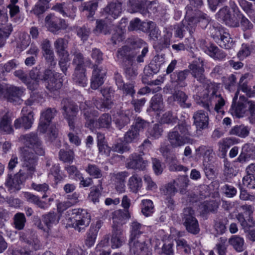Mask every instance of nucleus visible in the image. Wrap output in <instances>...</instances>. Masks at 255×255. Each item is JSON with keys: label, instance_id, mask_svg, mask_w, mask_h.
I'll return each instance as SVG.
<instances>
[{"label": "nucleus", "instance_id": "nucleus-1", "mask_svg": "<svg viewBox=\"0 0 255 255\" xmlns=\"http://www.w3.org/2000/svg\"><path fill=\"white\" fill-rule=\"evenodd\" d=\"M19 140L24 145L20 148V159L21 162V169L16 173L12 179L11 176L8 175L6 184L11 189L17 191L20 189V185L27 179L32 178L36 171L37 164V155L45 154V148L42 141L35 132H30L22 134Z\"/></svg>", "mask_w": 255, "mask_h": 255}, {"label": "nucleus", "instance_id": "nucleus-2", "mask_svg": "<svg viewBox=\"0 0 255 255\" xmlns=\"http://www.w3.org/2000/svg\"><path fill=\"white\" fill-rule=\"evenodd\" d=\"M144 41L138 37H130L126 41V44L118 49L116 57L123 64L136 61L140 64L148 51V48Z\"/></svg>", "mask_w": 255, "mask_h": 255}, {"label": "nucleus", "instance_id": "nucleus-3", "mask_svg": "<svg viewBox=\"0 0 255 255\" xmlns=\"http://www.w3.org/2000/svg\"><path fill=\"white\" fill-rule=\"evenodd\" d=\"M219 87L215 83L210 84L206 88V92L201 100L202 106L210 112L214 108L218 113L224 114L222 110L225 101L218 91Z\"/></svg>", "mask_w": 255, "mask_h": 255}, {"label": "nucleus", "instance_id": "nucleus-4", "mask_svg": "<svg viewBox=\"0 0 255 255\" xmlns=\"http://www.w3.org/2000/svg\"><path fill=\"white\" fill-rule=\"evenodd\" d=\"M190 126L185 122H182L176 126L167 133V138L170 146L177 148L187 143H192L193 139L190 137L191 133Z\"/></svg>", "mask_w": 255, "mask_h": 255}, {"label": "nucleus", "instance_id": "nucleus-5", "mask_svg": "<svg viewBox=\"0 0 255 255\" xmlns=\"http://www.w3.org/2000/svg\"><path fill=\"white\" fill-rule=\"evenodd\" d=\"M90 220V215L86 211L74 209L71 211V217L68 219L67 225L80 232L89 226Z\"/></svg>", "mask_w": 255, "mask_h": 255}, {"label": "nucleus", "instance_id": "nucleus-6", "mask_svg": "<svg viewBox=\"0 0 255 255\" xmlns=\"http://www.w3.org/2000/svg\"><path fill=\"white\" fill-rule=\"evenodd\" d=\"M62 114L67 121L69 128L74 130L75 128L76 117L79 112L78 105L69 99H63L60 104Z\"/></svg>", "mask_w": 255, "mask_h": 255}, {"label": "nucleus", "instance_id": "nucleus-7", "mask_svg": "<svg viewBox=\"0 0 255 255\" xmlns=\"http://www.w3.org/2000/svg\"><path fill=\"white\" fill-rule=\"evenodd\" d=\"M181 221L189 233L196 235L199 233L198 222L195 217L194 211L190 207L184 209L181 214Z\"/></svg>", "mask_w": 255, "mask_h": 255}, {"label": "nucleus", "instance_id": "nucleus-8", "mask_svg": "<svg viewBox=\"0 0 255 255\" xmlns=\"http://www.w3.org/2000/svg\"><path fill=\"white\" fill-rule=\"evenodd\" d=\"M215 34L212 37L219 45L225 49H229L233 46V41L228 30L221 26L213 27Z\"/></svg>", "mask_w": 255, "mask_h": 255}, {"label": "nucleus", "instance_id": "nucleus-9", "mask_svg": "<svg viewBox=\"0 0 255 255\" xmlns=\"http://www.w3.org/2000/svg\"><path fill=\"white\" fill-rule=\"evenodd\" d=\"M22 116L16 119L14 122L15 129L23 128L28 130L31 128L34 122V114L27 106L23 107L21 110Z\"/></svg>", "mask_w": 255, "mask_h": 255}, {"label": "nucleus", "instance_id": "nucleus-10", "mask_svg": "<svg viewBox=\"0 0 255 255\" xmlns=\"http://www.w3.org/2000/svg\"><path fill=\"white\" fill-rule=\"evenodd\" d=\"M25 91L23 87L7 85L5 99L14 105H21L23 102L22 97L25 94Z\"/></svg>", "mask_w": 255, "mask_h": 255}, {"label": "nucleus", "instance_id": "nucleus-11", "mask_svg": "<svg viewBox=\"0 0 255 255\" xmlns=\"http://www.w3.org/2000/svg\"><path fill=\"white\" fill-rule=\"evenodd\" d=\"M130 252L133 255H152L146 244L145 236L134 240H129Z\"/></svg>", "mask_w": 255, "mask_h": 255}, {"label": "nucleus", "instance_id": "nucleus-12", "mask_svg": "<svg viewBox=\"0 0 255 255\" xmlns=\"http://www.w3.org/2000/svg\"><path fill=\"white\" fill-rule=\"evenodd\" d=\"M189 71L192 77L206 88L210 84H213L209 81L204 74V69L202 62L200 64L193 62L188 66Z\"/></svg>", "mask_w": 255, "mask_h": 255}, {"label": "nucleus", "instance_id": "nucleus-13", "mask_svg": "<svg viewBox=\"0 0 255 255\" xmlns=\"http://www.w3.org/2000/svg\"><path fill=\"white\" fill-rule=\"evenodd\" d=\"M237 97L238 95L236 94L235 96L233 98L230 112L233 116L240 118L243 117L248 110V104L247 103L249 101L247 100L244 97H240L239 101L236 103Z\"/></svg>", "mask_w": 255, "mask_h": 255}, {"label": "nucleus", "instance_id": "nucleus-14", "mask_svg": "<svg viewBox=\"0 0 255 255\" xmlns=\"http://www.w3.org/2000/svg\"><path fill=\"white\" fill-rule=\"evenodd\" d=\"M219 21H223L225 24L230 27H238L240 25L239 20L235 15H232L231 11L228 6L220 9L216 14Z\"/></svg>", "mask_w": 255, "mask_h": 255}, {"label": "nucleus", "instance_id": "nucleus-15", "mask_svg": "<svg viewBox=\"0 0 255 255\" xmlns=\"http://www.w3.org/2000/svg\"><path fill=\"white\" fill-rule=\"evenodd\" d=\"M8 19L6 10L0 9V47H2L12 31L11 25H4Z\"/></svg>", "mask_w": 255, "mask_h": 255}, {"label": "nucleus", "instance_id": "nucleus-16", "mask_svg": "<svg viewBox=\"0 0 255 255\" xmlns=\"http://www.w3.org/2000/svg\"><path fill=\"white\" fill-rule=\"evenodd\" d=\"M126 164L128 169L144 170L147 165V161L140 154L134 153L130 154L127 159Z\"/></svg>", "mask_w": 255, "mask_h": 255}, {"label": "nucleus", "instance_id": "nucleus-17", "mask_svg": "<svg viewBox=\"0 0 255 255\" xmlns=\"http://www.w3.org/2000/svg\"><path fill=\"white\" fill-rule=\"evenodd\" d=\"M94 70L91 78V87L96 90L104 83V78L106 74V70L103 67L93 66Z\"/></svg>", "mask_w": 255, "mask_h": 255}, {"label": "nucleus", "instance_id": "nucleus-18", "mask_svg": "<svg viewBox=\"0 0 255 255\" xmlns=\"http://www.w3.org/2000/svg\"><path fill=\"white\" fill-rule=\"evenodd\" d=\"M190 74L189 70H178L170 75V81L178 87H185L187 86L185 81Z\"/></svg>", "mask_w": 255, "mask_h": 255}, {"label": "nucleus", "instance_id": "nucleus-19", "mask_svg": "<svg viewBox=\"0 0 255 255\" xmlns=\"http://www.w3.org/2000/svg\"><path fill=\"white\" fill-rule=\"evenodd\" d=\"M53 8L60 12L63 16L69 17L71 19H74L76 16L77 7L71 3H57Z\"/></svg>", "mask_w": 255, "mask_h": 255}, {"label": "nucleus", "instance_id": "nucleus-20", "mask_svg": "<svg viewBox=\"0 0 255 255\" xmlns=\"http://www.w3.org/2000/svg\"><path fill=\"white\" fill-rule=\"evenodd\" d=\"M193 119L197 130L201 131L208 127L209 123L208 115L203 111L199 110L195 112L193 115Z\"/></svg>", "mask_w": 255, "mask_h": 255}, {"label": "nucleus", "instance_id": "nucleus-21", "mask_svg": "<svg viewBox=\"0 0 255 255\" xmlns=\"http://www.w3.org/2000/svg\"><path fill=\"white\" fill-rule=\"evenodd\" d=\"M164 58L162 55H157L149 63L147 68L144 69V73L148 76L152 74H156L159 72L161 66L164 63Z\"/></svg>", "mask_w": 255, "mask_h": 255}, {"label": "nucleus", "instance_id": "nucleus-22", "mask_svg": "<svg viewBox=\"0 0 255 255\" xmlns=\"http://www.w3.org/2000/svg\"><path fill=\"white\" fill-rule=\"evenodd\" d=\"M71 54L74 56L72 63L75 65V69L85 68L86 66H89L91 64L90 60H85L83 55L79 50L73 49L71 51Z\"/></svg>", "mask_w": 255, "mask_h": 255}, {"label": "nucleus", "instance_id": "nucleus-23", "mask_svg": "<svg viewBox=\"0 0 255 255\" xmlns=\"http://www.w3.org/2000/svg\"><path fill=\"white\" fill-rule=\"evenodd\" d=\"M122 3L119 1H112L104 8V12L114 19L118 18L122 13Z\"/></svg>", "mask_w": 255, "mask_h": 255}, {"label": "nucleus", "instance_id": "nucleus-24", "mask_svg": "<svg viewBox=\"0 0 255 255\" xmlns=\"http://www.w3.org/2000/svg\"><path fill=\"white\" fill-rule=\"evenodd\" d=\"M131 113L132 111L129 110H122L118 112V117L115 120V124L119 129H122L129 123Z\"/></svg>", "mask_w": 255, "mask_h": 255}, {"label": "nucleus", "instance_id": "nucleus-25", "mask_svg": "<svg viewBox=\"0 0 255 255\" xmlns=\"http://www.w3.org/2000/svg\"><path fill=\"white\" fill-rule=\"evenodd\" d=\"M11 117L8 113L4 114L0 120V132L4 134H13V128L11 126Z\"/></svg>", "mask_w": 255, "mask_h": 255}, {"label": "nucleus", "instance_id": "nucleus-26", "mask_svg": "<svg viewBox=\"0 0 255 255\" xmlns=\"http://www.w3.org/2000/svg\"><path fill=\"white\" fill-rule=\"evenodd\" d=\"M125 242V238L123 235L121 228L117 226L113 225L112 235L111 237V244L113 249L120 248Z\"/></svg>", "mask_w": 255, "mask_h": 255}, {"label": "nucleus", "instance_id": "nucleus-27", "mask_svg": "<svg viewBox=\"0 0 255 255\" xmlns=\"http://www.w3.org/2000/svg\"><path fill=\"white\" fill-rule=\"evenodd\" d=\"M57 113L55 108H47L41 114L39 125L43 130L46 129Z\"/></svg>", "mask_w": 255, "mask_h": 255}, {"label": "nucleus", "instance_id": "nucleus-28", "mask_svg": "<svg viewBox=\"0 0 255 255\" xmlns=\"http://www.w3.org/2000/svg\"><path fill=\"white\" fill-rule=\"evenodd\" d=\"M130 218V214L128 210H118L114 211L112 214V219L113 220V225L117 226L118 228H121L120 226L125 224V221Z\"/></svg>", "mask_w": 255, "mask_h": 255}, {"label": "nucleus", "instance_id": "nucleus-29", "mask_svg": "<svg viewBox=\"0 0 255 255\" xmlns=\"http://www.w3.org/2000/svg\"><path fill=\"white\" fill-rule=\"evenodd\" d=\"M236 218L245 233H247L250 228L255 226V221L251 216L245 218L243 213H239L236 215Z\"/></svg>", "mask_w": 255, "mask_h": 255}, {"label": "nucleus", "instance_id": "nucleus-30", "mask_svg": "<svg viewBox=\"0 0 255 255\" xmlns=\"http://www.w3.org/2000/svg\"><path fill=\"white\" fill-rule=\"evenodd\" d=\"M128 186L131 192L137 193L142 187L141 177L137 174H133L128 179Z\"/></svg>", "mask_w": 255, "mask_h": 255}, {"label": "nucleus", "instance_id": "nucleus-31", "mask_svg": "<svg viewBox=\"0 0 255 255\" xmlns=\"http://www.w3.org/2000/svg\"><path fill=\"white\" fill-rule=\"evenodd\" d=\"M173 99L182 108H189L191 106V104L188 101V96L183 91H175L173 94Z\"/></svg>", "mask_w": 255, "mask_h": 255}, {"label": "nucleus", "instance_id": "nucleus-32", "mask_svg": "<svg viewBox=\"0 0 255 255\" xmlns=\"http://www.w3.org/2000/svg\"><path fill=\"white\" fill-rule=\"evenodd\" d=\"M206 47L207 49L205 50V52L214 59L222 60L227 55L223 50L220 49L213 44L209 43L208 45L206 46Z\"/></svg>", "mask_w": 255, "mask_h": 255}, {"label": "nucleus", "instance_id": "nucleus-33", "mask_svg": "<svg viewBox=\"0 0 255 255\" xmlns=\"http://www.w3.org/2000/svg\"><path fill=\"white\" fill-rule=\"evenodd\" d=\"M144 226L136 221H133L130 225V237L129 240L141 238L143 236Z\"/></svg>", "mask_w": 255, "mask_h": 255}, {"label": "nucleus", "instance_id": "nucleus-34", "mask_svg": "<svg viewBox=\"0 0 255 255\" xmlns=\"http://www.w3.org/2000/svg\"><path fill=\"white\" fill-rule=\"evenodd\" d=\"M250 128L244 125L241 124L233 127L230 130L231 135H234L241 138L247 137L250 133Z\"/></svg>", "mask_w": 255, "mask_h": 255}, {"label": "nucleus", "instance_id": "nucleus-35", "mask_svg": "<svg viewBox=\"0 0 255 255\" xmlns=\"http://www.w3.org/2000/svg\"><path fill=\"white\" fill-rule=\"evenodd\" d=\"M172 37V31L170 29L165 28L163 31V35L158 43V48L160 50L169 47Z\"/></svg>", "mask_w": 255, "mask_h": 255}, {"label": "nucleus", "instance_id": "nucleus-36", "mask_svg": "<svg viewBox=\"0 0 255 255\" xmlns=\"http://www.w3.org/2000/svg\"><path fill=\"white\" fill-rule=\"evenodd\" d=\"M129 173L127 171L118 172L115 174V183L116 184L117 191L122 192L125 187L126 179L128 176Z\"/></svg>", "mask_w": 255, "mask_h": 255}, {"label": "nucleus", "instance_id": "nucleus-37", "mask_svg": "<svg viewBox=\"0 0 255 255\" xmlns=\"http://www.w3.org/2000/svg\"><path fill=\"white\" fill-rule=\"evenodd\" d=\"M42 221L47 228H50L59 222V217L56 213L50 212L42 216Z\"/></svg>", "mask_w": 255, "mask_h": 255}, {"label": "nucleus", "instance_id": "nucleus-38", "mask_svg": "<svg viewBox=\"0 0 255 255\" xmlns=\"http://www.w3.org/2000/svg\"><path fill=\"white\" fill-rule=\"evenodd\" d=\"M45 23L49 30L56 33L60 30V27L58 24V18L54 15L50 14L45 17Z\"/></svg>", "mask_w": 255, "mask_h": 255}, {"label": "nucleus", "instance_id": "nucleus-39", "mask_svg": "<svg viewBox=\"0 0 255 255\" xmlns=\"http://www.w3.org/2000/svg\"><path fill=\"white\" fill-rule=\"evenodd\" d=\"M86 69H75L73 80L78 85L81 87H85L87 85V79L85 75Z\"/></svg>", "mask_w": 255, "mask_h": 255}, {"label": "nucleus", "instance_id": "nucleus-40", "mask_svg": "<svg viewBox=\"0 0 255 255\" xmlns=\"http://www.w3.org/2000/svg\"><path fill=\"white\" fill-rule=\"evenodd\" d=\"M112 123V118L109 114H103L95 122L94 128H106L110 127Z\"/></svg>", "mask_w": 255, "mask_h": 255}, {"label": "nucleus", "instance_id": "nucleus-41", "mask_svg": "<svg viewBox=\"0 0 255 255\" xmlns=\"http://www.w3.org/2000/svg\"><path fill=\"white\" fill-rule=\"evenodd\" d=\"M82 114L86 120L85 127L90 129L94 128L95 122L94 118L98 116V112L92 109H90L88 111Z\"/></svg>", "mask_w": 255, "mask_h": 255}, {"label": "nucleus", "instance_id": "nucleus-42", "mask_svg": "<svg viewBox=\"0 0 255 255\" xmlns=\"http://www.w3.org/2000/svg\"><path fill=\"white\" fill-rule=\"evenodd\" d=\"M68 41L63 38H58L54 42V46L57 55L69 53L67 50Z\"/></svg>", "mask_w": 255, "mask_h": 255}, {"label": "nucleus", "instance_id": "nucleus-43", "mask_svg": "<svg viewBox=\"0 0 255 255\" xmlns=\"http://www.w3.org/2000/svg\"><path fill=\"white\" fill-rule=\"evenodd\" d=\"M136 62V61H133L123 64L125 73L129 79H134L138 74Z\"/></svg>", "mask_w": 255, "mask_h": 255}, {"label": "nucleus", "instance_id": "nucleus-44", "mask_svg": "<svg viewBox=\"0 0 255 255\" xmlns=\"http://www.w3.org/2000/svg\"><path fill=\"white\" fill-rule=\"evenodd\" d=\"M229 243L237 252H241L244 250V240L239 236H232L229 239Z\"/></svg>", "mask_w": 255, "mask_h": 255}, {"label": "nucleus", "instance_id": "nucleus-45", "mask_svg": "<svg viewBox=\"0 0 255 255\" xmlns=\"http://www.w3.org/2000/svg\"><path fill=\"white\" fill-rule=\"evenodd\" d=\"M150 108L154 111H159L164 108L162 96L160 94H157L151 99Z\"/></svg>", "mask_w": 255, "mask_h": 255}, {"label": "nucleus", "instance_id": "nucleus-46", "mask_svg": "<svg viewBox=\"0 0 255 255\" xmlns=\"http://www.w3.org/2000/svg\"><path fill=\"white\" fill-rule=\"evenodd\" d=\"M24 197L28 202L36 205L41 209H45L47 207L46 202L42 201L37 196L31 193L25 192L24 194Z\"/></svg>", "mask_w": 255, "mask_h": 255}, {"label": "nucleus", "instance_id": "nucleus-47", "mask_svg": "<svg viewBox=\"0 0 255 255\" xmlns=\"http://www.w3.org/2000/svg\"><path fill=\"white\" fill-rule=\"evenodd\" d=\"M110 27L105 19H97L96 25L94 30L95 33H103L105 35L110 33Z\"/></svg>", "mask_w": 255, "mask_h": 255}, {"label": "nucleus", "instance_id": "nucleus-48", "mask_svg": "<svg viewBox=\"0 0 255 255\" xmlns=\"http://www.w3.org/2000/svg\"><path fill=\"white\" fill-rule=\"evenodd\" d=\"M24 242L27 244V247L29 251H37L41 249L42 245L36 236H32L25 239Z\"/></svg>", "mask_w": 255, "mask_h": 255}, {"label": "nucleus", "instance_id": "nucleus-49", "mask_svg": "<svg viewBox=\"0 0 255 255\" xmlns=\"http://www.w3.org/2000/svg\"><path fill=\"white\" fill-rule=\"evenodd\" d=\"M149 123L139 117H135L134 122L131 126L132 129H136V131H142L145 128L148 127Z\"/></svg>", "mask_w": 255, "mask_h": 255}, {"label": "nucleus", "instance_id": "nucleus-50", "mask_svg": "<svg viewBox=\"0 0 255 255\" xmlns=\"http://www.w3.org/2000/svg\"><path fill=\"white\" fill-rule=\"evenodd\" d=\"M253 78V75L249 73H245L242 75L240 78V81L238 83V91L236 93L237 95L240 90L242 91H247L248 86V82Z\"/></svg>", "mask_w": 255, "mask_h": 255}, {"label": "nucleus", "instance_id": "nucleus-51", "mask_svg": "<svg viewBox=\"0 0 255 255\" xmlns=\"http://www.w3.org/2000/svg\"><path fill=\"white\" fill-rule=\"evenodd\" d=\"M74 152L72 150H65L61 149L59 152V159L65 163H72L74 159Z\"/></svg>", "mask_w": 255, "mask_h": 255}, {"label": "nucleus", "instance_id": "nucleus-52", "mask_svg": "<svg viewBox=\"0 0 255 255\" xmlns=\"http://www.w3.org/2000/svg\"><path fill=\"white\" fill-rule=\"evenodd\" d=\"M139 133L136 131V129L130 128L125 133L124 137V140L127 143L136 142L139 139Z\"/></svg>", "mask_w": 255, "mask_h": 255}, {"label": "nucleus", "instance_id": "nucleus-53", "mask_svg": "<svg viewBox=\"0 0 255 255\" xmlns=\"http://www.w3.org/2000/svg\"><path fill=\"white\" fill-rule=\"evenodd\" d=\"M85 170L90 176L94 178L99 179L103 176L102 170L97 165L89 164Z\"/></svg>", "mask_w": 255, "mask_h": 255}, {"label": "nucleus", "instance_id": "nucleus-54", "mask_svg": "<svg viewBox=\"0 0 255 255\" xmlns=\"http://www.w3.org/2000/svg\"><path fill=\"white\" fill-rule=\"evenodd\" d=\"M98 2L97 1H91L84 3L82 4V11H88L89 14L87 15L88 18H92L94 15L95 11L98 7Z\"/></svg>", "mask_w": 255, "mask_h": 255}, {"label": "nucleus", "instance_id": "nucleus-55", "mask_svg": "<svg viewBox=\"0 0 255 255\" xmlns=\"http://www.w3.org/2000/svg\"><path fill=\"white\" fill-rule=\"evenodd\" d=\"M255 50L254 46L249 44H243L240 50L238 53V56L240 59L249 56Z\"/></svg>", "mask_w": 255, "mask_h": 255}, {"label": "nucleus", "instance_id": "nucleus-56", "mask_svg": "<svg viewBox=\"0 0 255 255\" xmlns=\"http://www.w3.org/2000/svg\"><path fill=\"white\" fill-rule=\"evenodd\" d=\"M59 58L58 65L61 71L66 75V72L69 67V62L70 61L69 53L57 55Z\"/></svg>", "mask_w": 255, "mask_h": 255}, {"label": "nucleus", "instance_id": "nucleus-57", "mask_svg": "<svg viewBox=\"0 0 255 255\" xmlns=\"http://www.w3.org/2000/svg\"><path fill=\"white\" fill-rule=\"evenodd\" d=\"M161 193L165 197H173L174 196L177 190L175 185L172 182L166 184L160 189Z\"/></svg>", "mask_w": 255, "mask_h": 255}, {"label": "nucleus", "instance_id": "nucleus-58", "mask_svg": "<svg viewBox=\"0 0 255 255\" xmlns=\"http://www.w3.org/2000/svg\"><path fill=\"white\" fill-rule=\"evenodd\" d=\"M177 117L173 115L171 111H167L162 115L160 122L164 124L174 125L177 123Z\"/></svg>", "mask_w": 255, "mask_h": 255}, {"label": "nucleus", "instance_id": "nucleus-59", "mask_svg": "<svg viewBox=\"0 0 255 255\" xmlns=\"http://www.w3.org/2000/svg\"><path fill=\"white\" fill-rule=\"evenodd\" d=\"M26 218L24 214L17 213L13 217V223L15 228L18 230H22L25 226Z\"/></svg>", "mask_w": 255, "mask_h": 255}, {"label": "nucleus", "instance_id": "nucleus-60", "mask_svg": "<svg viewBox=\"0 0 255 255\" xmlns=\"http://www.w3.org/2000/svg\"><path fill=\"white\" fill-rule=\"evenodd\" d=\"M94 104L98 109L102 111L111 109L113 105L111 100H105V99H95L94 100Z\"/></svg>", "mask_w": 255, "mask_h": 255}, {"label": "nucleus", "instance_id": "nucleus-61", "mask_svg": "<svg viewBox=\"0 0 255 255\" xmlns=\"http://www.w3.org/2000/svg\"><path fill=\"white\" fill-rule=\"evenodd\" d=\"M154 206L150 200H143L142 201L141 212L146 217H148L153 212Z\"/></svg>", "mask_w": 255, "mask_h": 255}, {"label": "nucleus", "instance_id": "nucleus-62", "mask_svg": "<svg viewBox=\"0 0 255 255\" xmlns=\"http://www.w3.org/2000/svg\"><path fill=\"white\" fill-rule=\"evenodd\" d=\"M163 131L162 128L157 124H154L148 128L147 132L148 137L154 139L158 138L162 134Z\"/></svg>", "mask_w": 255, "mask_h": 255}, {"label": "nucleus", "instance_id": "nucleus-63", "mask_svg": "<svg viewBox=\"0 0 255 255\" xmlns=\"http://www.w3.org/2000/svg\"><path fill=\"white\" fill-rule=\"evenodd\" d=\"M29 36L25 34H22L19 36V41L17 42L16 48L19 51H22L26 49L30 43Z\"/></svg>", "mask_w": 255, "mask_h": 255}, {"label": "nucleus", "instance_id": "nucleus-64", "mask_svg": "<svg viewBox=\"0 0 255 255\" xmlns=\"http://www.w3.org/2000/svg\"><path fill=\"white\" fill-rule=\"evenodd\" d=\"M143 1L141 0H128L127 1L128 10L130 13L138 12Z\"/></svg>", "mask_w": 255, "mask_h": 255}]
</instances>
